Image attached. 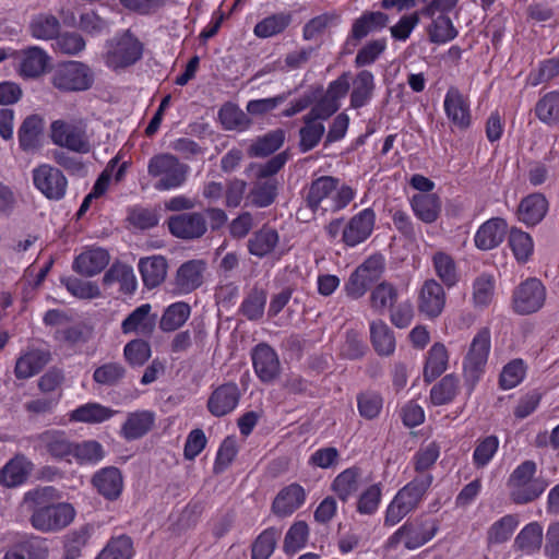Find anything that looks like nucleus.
I'll return each instance as SVG.
<instances>
[{
	"label": "nucleus",
	"mask_w": 559,
	"mask_h": 559,
	"mask_svg": "<svg viewBox=\"0 0 559 559\" xmlns=\"http://www.w3.org/2000/svg\"><path fill=\"white\" fill-rule=\"evenodd\" d=\"M432 484V475L421 474L399 490L386 509L384 524L393 526L416 510Z\"/></svg>",
	"instance_id": "obj_1"
},
{
	"label": "nucleus",
	"mask_w": 559,
	"mask_h": 559,
	"mask_svg": "<svg viewBox=\"0 0 559 559\" xmlns=\"http://www.w3.org/2000/svg\"><path fill=\"white\" fill-rule=\"evenodd\" d=\"M189 167L169 154L162 153L153 156L147 165V171L152 177L159 178L155 188L169 190L181 186L187 178Z\"/></svg>",
	"instance_id": "obj_2"
},
{
	"label": "nucleus",
	"mask_w": 559,
	"mask_h": 559,
	"mask_svg": "<svg viewBox=\"0 0 559 559\" xmlns=\"http://www.w3.org/2000/svg\"><path fill=\"white\" fill-rule=\"evenodd\" d=\"M50 132L52 142L58 146L80 154H86L92 148L83 120H56L50 126Z\"/></svg>",
	"instance_id": "obj_3"
},
{
	"label": "nucleus",
	"mask_w": 559,
	"mask_h": 559,
	"mask_svg": "<svg viewBox=\"0 0 559 559\" xmlns=\"http://www.w3.org/2000/svg\"><path fill=\"white\" fill-rule=\"evenodd\" d=\"M50 81L53 87L61 92H81L92 86L94 75L86 64L69 61L53 70Z\"/></svg>",
	"instance_id": "obj_4"
},
{
	"label": "nucleus",
	"mask_w": 559,
	"mask_h": 559,
	"mask_svg": "<svg viewBox=\"0 0 559 559\" xmlns=\"http://www.w3.org/2000/svg\"><path fill=\"white\" fill-rule=\"evenodd\" d=\"M535 471V463L525 461L511 475L509 484L512 487L511 497L515 503L533 501L545 490L543 480L533 479Z\"/></svg>",
	"instance_id": "obj_5"
},
{
	"label": "nucleus",
	"mask_w": 559,
	"mask_h": 559,
	"mask_svg": "<svg viewBox=\"0 0 559 559\" xmlns=\"http://www.w3.org/2000/svg\"><path fill=\"white\" fill-rule=\"evenodd\" d=\"M438 524L432 520L415 519L406 522L389 539V546L404 543L407 549H417L428 543L437 533Z\"/></svg>",
	"instance_id": "obj_6"
},
{
	"label": "nucleus",
	"mask_w": 559,
	"mask_h": 559,
	"mask_svg": "<svg viewBox=\"0 0 559 559\" xmlns=\"http://www.w3.org/2000/svg\"><path fill=\"white\" fill-rule=\"evenodd\" d=\"M74 515L75 511L69 503L48 504L34 510L31 523L34 528L41 532L59 531L68 526Z\"/></svg>",
	"instance_id": "obj_7"
},
{
	"label": "nucleus",
	"mask_w": 559,
	"mask_h": 559,
	"mask_svg": "<svg viewBox=\"0 0 559 559\" xmlns=\"http://www.w3.org/2000/svg\"><path fill=\"white\" fill-rule=\"evenodd\" d=\"M490 350V331L483 328L475 335L464 360V374L467 381L475 383L487 364Z\"/></svg>",
	"instance_id": "obj_8"
},
{
	"label": "nucleus",
	"mask_w": 559,
	"mask_h": 559,
	"mask_svg": "<svg viewBox=\"0 0 559 559\" xmlns=\"http://www.w3.org/2000/svg\"><path fill=\"white\" fill-rule=\"evenodd\" d=\"M35 187L50 200H60L64 197L68 181L62 171L48 164H43L33 170Z\"/></svg>",
	"instance_id": "obj_9"
},
{
	"label": "nucleus",
	"mask_w": 559,
	"mask_h": 559,
	"mask_svg": "<svg viewBox=\"0 0 559 559\" xmlns=\"http://www.w3.org/2000/svg\"><path fill=\"white\" fill-rule=\"evenodd\" d=\"M545 298L546 294L542 282L528 278L515 290L513 308L520 314H530L543 307Z\"/></svg>",
	"instance_id": "obj_10"
},
{
	"label": "nucleus",
	"mask_w": 559,
	"mask_h": 559,
	"mask_svg": "<svg viewBox=\"0 0 559 559\" xmlns=\"http://www.w3.org/2000/svg\"><path fill=\"white\" fill-rule=\"evenodd\" d=\"M168 228L175 237L192 240L206 233L207 224L202 213L187 212L169 217Z\"/></svg>",
	"instance_id": "obj_11"
},
{
	"label": "nucleus",
	"mask_w": 559,
	"mask_h": 559,
	"mask_svg": "<svg viewBox=\"0 0 559 559\" xmlns=\"http://www.w3.org/2000/svg\"><path fill=\"white\" fill-rule=\"evenodd\" d=\"M142 45L129 32L122 35L107 52V64L114 69L128 67L141 58Z\"/></svg>",
	"instance_id": "obj_12"
},
{
	"label": "nucleus",
	"mask_w": 559,
	"mask_h": 559,
	"mask_svg": "<svg viewBox=\"0 0 559 559\" xmlns=\"http://www.w3.org/2000/svg\"><path fill=\"white\" fill-rule=\"evenodd\" d=\"M445 306V292L433 278L424 282L418 295V310L433 319L441 314Z\"/></svg>",
	"instance_id": "obj_13"
},
{
	"label": "nucleus",
	"mask_w": 559,
	"mask_h": 559,
	"mask_svg": "<svg viewBox=\"0 0 559 559\" xmlns=\"http://www.w3.org/2000/svg\"><path fill=\"white\" fill-rule=\"evenodd\" d=\"M206 263L203 260H189L182 263L174 280V289L178 294H189L199 288L204 281Z\"/></svg>",
	"instance_id": "obj_14"
},
{
	"label": "nucleus",
	"mask_w": 559,
	"mask_h": 559,
	"mask_svg": "<svg viewBox=\"0 0 559 559\" xmlns=\"http://www.w3.org/2000/svg\"><path fill=\"white\" fill-rule=\"evenodd\" d=\"M240 396V390L236 383H224L211 393L207 409L215 417L225 416L236 408Z\"/></svg>",
	"instance_id": "obj_15"
},
{
	"label": "nucleus",
	"mask_w": 559,
	"mask_h": 559,
	"mask_svg": "<svg viewBox=\"0 0 559 559\" xmlns=\"http://www.w3.org/2000/svg\"><path fill=\"white\" fill-rule=\"evenodd\" d=\"M253 368L263 382L275 380L281 372V364L273 348L266 344H259L252 353Z\"/></svg>",
	"instance_id": "obj_16"
},
{
	"label": "nucleus",
	"mask_w": 559,
	"mask_h": 559,
	"mask_svg": "<svg viewBox=\"0 0 559 559\" xmlns=\"http://www.w3.org/2000/svg\"><path fill=\"white\" fill-rule=\"evenodd\" d=\"M374 226V213L367 209L353 216L343 229V240L348 246H356L365 241Z\"/></svg>",
	"instance_id": "obj_17"
},
{
	"label": "nucleus",
	"mask_w": 559,
	"mask_h": 559,
	"mask_svg": "<svg viewBox=\"0 0 559 559\" xmlns=\"http://www.w3.org/2000/svg\"><path fill=\"white\" fill-rule=\"evenodd\" d=\"M92 484L104 498L116 500L122 492L123 477L117 467L108 466L94 474Z\"/></svg>",
	"instance_id": "obj_18"
},
{
	"label": "nucleus",
	"mask_w": 559,
	"mask_h": 559,
	"mask_svg": "<svg viewBox=\"0 0 559 559\" xmlns=\"http://www.w3.org/2000/svg\"><path fill=\"white\" fill-rule=\"evenodd\" d=\"M152 307L144 304L133 310L121 324L123 333H136L142 336H151L156 326V314L151 313Z\"/></svg>",
	"instance_id": "obj_19"
},
{
	"label": "nucleus",
	"mask_w": 559,
	"mask_h": 559,
	"mask_svg": "<svg viewBox=\"0 0 559 559\" xmlns=\"http://www.w3.org/2000/svg\"><path fill=\"white\" fill-rule=\"evenodd\" d=\"M305 499L304 488L298 484H290L277 493L272 510L281 518L288 516L302 506Z\"/></svg>",
	"instance_id": "obj_20"
},
{
	"label": "nucleus",
	"mask_w": 559,
	"mask_h": 559,
	"mask_svg": "<svg viewBox=\"0 0 559 559\" xmlns=\"http://www.w3.org/2000/svg\"><path fill=\"white\" fill-rule=\"evenodd\" d=\"M109 263V254L105 249L93 248L82 252L73 262V270L83 276L100 273Z\"/></svg>",
	"instance_id": "obj_21"
},
{
	"label": "nucleus",
	"mask_w": 559,
	"mask_h": 559,
	"mask_svg": "<svg viewBox=\"0 0 559 559\" xmlns=\"http://www.w3.org/2000/svg\"><path fill=\"white\" fill-rule=\"evenodd\" d=\"M506 233V222L501 218H491L478 228L475 245L481 250L493 249L503 240Z\"/></svg>",
	"instance_id": "obj_22"
},
{
	"label": "nucleus",
	"mask_w": 559,
	"mask_h": 559,
	"mask_svg": "<svg viewBox=\"0 0 559 559\" xmlns=\"http://www.w3.org/2000/svg\"><path fill=\"white\" fill-rule=\"evenodd\" d=\"M338 180L323 176L316 179L309 187L306 203L313 213H321L323 215L324 206L329 199V192H332V188H336Z\"/></svg>",
	"instance_id": "obj_23"
},
{
	"label": "nucleus",
	"mask_w": 559,
	"mask_h": 559,
	"mask_svg": "<svg viewBox=\"0 0 559 559\" xmlns=\"http://www.w3.org/2000/svg\"><path fill=\"white\" fill-rule=\"evenodd\" d=\"M444 109L449 119L459 128H466L471 122L468 105L459 90L451 87L444 99Z\"/></svg>",
	"instance_id": "obj_24"
},
{
	"label": "nucleus",
	"mask_w": 559,
	"mask_h": 559,
	"mask_svg": "<svg viewBox=\"0 0 559 559\" xmlns=\"http://www.w3.org/2000/svg\"><path fill=\"white\" fill-rule=\"evenodd\" d=\"M167 261L162 255H153L140 260L139 269L144 285L147 288H155L160 285L167 275Z\"/></svg>",
	"instance_id": "obj_25"
},
{
	"label": "nucleus",
	"mask_w": 559,
	"mask_h": 559,
	"mask_svg": "<svg viewBox=\"0 0 559 559\" xmlns=\"http://www.w3.org/2000/svg\"><path fill=\"white\" fill-rule=\"evenodd\" d=\"M547 209L548 202L542 193L530 194L519 205V218L527 225H535L543 219Z\"/></svg>",
	"instance_id": "obj_26"
},
{
	"label": "nucleus",
	"mask_w": 559,
	"mask_h": 559,
	"mask_svg": "<svg viewBox=\"0 0 559 559\" xmlns=\"http://www.w3.org/2000/svg\"><path fill=\"white\" fill-rule=\"evenodd\" d=\"M32 471V463L23 455H16L0 471V484L7 487L21 485Z\"/></svg>",
	"instance_id": "obj_27"
},
{
	"label": "nucleus",
	"mask_w": 559,
	"mask_h": 559,
	"mask_svg": "<svg viewBox=\"0 0 559 559\" xmlns=\"http://www.w3.org/2000/svg\"><path fill=\"white\" fill-rule=\"evenodd\" d=\"M49 360V353L43 350H31L16 360L14 373L17 379L31 378L38 373Z\"/></svg>",
	"instance_id": "obj_28"
},
{
	"label": "nucleus",
	"mask_w": 559,
	"mask_h": 559,
	"mask_svg": "<svg viewBox=\"0 0 559 559\" xmlns=\"http://www.w3.org/2000/svg\"><path fill=\"white\" fill-rule=\"evenodd\" d=\"M278 240V234L274 228L263 226L248 240V250L252 255L263 258L276 248Z\"/></svg>",
	"instance_id": "obj_29"
},
{
	"label": "nucleus",
	"mask_w": 559,
	"mask_h": 559,
	"mask_svg": "<svg viewBox=\"0 0 559 559\" xmlns=\"http://www.w3.org/2000/svg\"><path fill=\"white\" fill-rule=\"evenodd\" d=\"M412 206L420 221L430 224L439 217L441 201L435 193H419L413 197Z\"/></svg>",
	"instance_id": "obj_30"
},
{
	"label": "nucleus",
	"mask_w": 559,
	"mask_h": 559,
	"mask_svg": "<svg viewBox=\"0 0 559 559\" xmlns=\"http://www.w3.org/2000/svg\"><path fill=\"white\" fill-rule=\"evenodd\" d=\"M370 340L374 350L381 356H389L395 349V337L389 325L382 320L370 323Z\"/></svg>",
	"instance_id": "obj_31"
},
{
	"label": "nucleus",
	"mask_w": 559,
	"mask_h": 559,
	"mask_svg": "<svg viewBox=\"0 0 559 559\" xmlns=\"http://www.w3.org/2000/svg\"><path fill=\"white\" fill-rule=\"evenodd\" d=\"M38 439L49 454L56 459H64L72 455L74 443L70 442L63 431L47 430L40 433Z\"/></svg>",
	"instance_id": "obj_32"
},
{
	"label": "nucleus",
	"mask_w": 559,
	"mask_h": 559,
	"mask_svg": "<svg viewBox=\"0 0 559 559\" xmlns=\"http://www.w3.org/2000/svg\"><path fill=\"white\" fill-rule=\"evenodd\" d=\"M48 55L39 47H29L23 51L20 73L25 78H37L45 72Z\"/></svg>",
	"instance_id": "obj_33"
},
{
	"label": "nucleus",
	"mask_w": 559,
	"mask_h": 559,
	"mask_svg": "<svg viewBox=\"0 0 559 559\" xmlns=\"http://www.w3.org/2000/svg\"><path fill=\"white\" fill-rule=\"evenodd\" d=\"M28 29L34 38L50 40L58 36L60 32V22L52 14L39 13L32 19Z\"/></svg>",
	"instance_id": "obj_34"
},
{
	"label": "nucleus",
	"mask_w": 559,
	"mask_h": 559,
	"mask_svg": "<svg viewBox=\"0 0 559 559\" xmlns=\"http://www.w3.org/2000/svg\"><path fill=\"white\" fill-rule=\"evenodd\" d=\"M373 90L374 83L372 73L367 70L360 71L353 80L350 106L354 108L362 107L371 98Z\"/></svg>",
	"instance_id": "obj_35"
},
{
	"label": "nucleus",
	"mask_w": 559,
	"mask_h": 559,
	"mask_svg": "<svg viewBox=\"0 0 559 559\" xmlns=\"http://www.w3.org/2000/svg\"><path fill=\"white\" fill-rule=\"evenodd\" d=\"M285 140V132L281 129L271 131L263 136L258 138L248 148V155L251 157H265L278 150Z\"/></svg>",
	"instance_id": "obj_36"
},
{
	"label": "nucleus",
	"mask_w": 559,
	"mask_h": 559,
	"mask_svg": "<svg viewBox=\"0 0 559 559\" xmlns=\"http://www.w3.org/2000/svg\"><path fill=\"white\" fill-rule=\"evenodd\" d=\"M191 308L187 302H175L166 308L160 320L159 328L164 332H173L182 326L190 317Z\"/></svg>",
	"instance_id": "obj_37"
},
{
	"label": "nucleus",
	"mask_w": 559,
	"mask_h": 559,
	"mask_svg": "<svg viewBox=\"0 0 559 559\" xmlns=\"http://www.w3.org/2000/svg\"><path fill=\"white\" fill-rule=\"evenodd\" d=\"M277 195V180L276 179H260L255 181L254 186L248 194L250 203L258 207H266L271 205Z\"/></svg>",
	"instance_id": "obj_38"
},
{
	"label": "nucleus",
	"mask_w": 559,
	"mask_h": 559,
	"mask_svg": "<svg viewBox=\"0 0 559 559\" xmlns=\"http://www.w3.org/2000/svg\"><path fill=\"white\" fill-rule=\"evenodd\" d=\"M448 366V352L443 344L436 343L428 353L424 368V379L431 382L444 372Z\"/></svg>",
	"instance_id": "obj_39"
},
{
	"label": "nucleus",
	"mask_w": 559,
	"mask_h": 559,
	"mask_svg": "<svg viewBox=\"0 0 559 559\" xmlns=\"http://www.w3.org/2000/svg\"><path fill=\"white\" fill-rule=\"evenodd\" d=\"M134 555L132 539L127 535L111 537L96 559H131Z\"/></svg>",
	"instance_id": "obj_40"
},
{
	"label": "nucleus",
	"mask_w": 559,
	"mask_h": 559,
	"mask_svg": "<svg viewBox=\"0 0 559 559\" xmlns=\"http://www.w3.org/2000/svg\"><path fill=\"white\" fill-rule=\"evenodd\" d=\"M397 289L390 283L382 282L370 294V307L378 313L391 309L397 301Z\"/></svg>",
	"instance_id": "obj_41"
},
{
	"label": "nucleus",
	"mask_w": 559,
	"mask_h": 559,
	"mask_svg": "<svg viewBox=\"0 0 559 559\" xmlns=\"http://www.w3.org/2000/svg\"><path fill=\"white\" fill-rule=\"evenodd\" d=\"M218 118L226 130L243 131L251 126V119L248 115L231 103L222 106Z\"/></svg>",
	"instance_id": "obj_42"
},
{
	"label": "nucleus",
	"mask_w": 559,
	"mask_h": 559,
	"mask_svg": "<svg viewBox=\"0 0 559 559\" xmlns=\"http://www.w3.org/2000/svg\"><path fill=\"white\" fill-rule=\"evenodd\" d=\"M43 132V120L36 116L27 117L19 131L20 145L24 151L34 150L38 146L39 136Z\"/></svg>",
	"instance_id": "obj_43"
},
{
	"label": "nucleus",
	"mask_w": 559,
	"mask_h": 559,
	"mask_svg": "<svg viewBox=\"0 0 559 559\" xmlns=\"http://www.w3.org/2000/svg\"><path fill=\"white\" fill-rule=\"evenodd\" d=\"M388 20V15L382 12H367L354 22L352 35L355 39H361L370 32L384 27Z\"/></svg>",
	"instance_id": "obj_44"
},
{
	"label": "nucleus",
	"mask_w": 559,
	"mask_h": 559,
	"mask_svg": "<svg viewBox=\"0 0 559 559\" xmlns=\"http://www.w3.org/2000/svg\"><path fill=\"white\" fill-rule=\"evenodd\" d=\"M543 543V528L537 522L527 524L516 536L514 546L526 554L538 550Z\"/></svg>",
	"instance_id": "obj_45"
},
{
	"label": "nucleus",
	"mask_w": 559,
	"mask_h": 559,
	"mask_svg": "<svg viewBox=\"0 0 559 559\" xmlns=\"http://www.w3.org/2000/svg\"><path fill=\"white\" fill-rule=\"evenodd\" d=\"M154 423V416L150 412L130 414L122 426V433L127 439H138L145 435Z\"/></svg>",
	"instance_id": "obj_46"
},
{
	"label": "nucleus",
	"mask_w": 559,
	"mask_h": 559,
	"mask_svg": "<svg viewBox=\"0 0 559 559\" xmlns=\"http://www.w3.org/2000/svg\"><path fill=\"white\" fill-rule=\"evenodd\" d=\"M537 118L547 124L559 123V92H549L535 106Z\"/></svg>",
	"instance_id": "obj_47"
},
{
	"label": "nucleus",
	"mask_w": 559,
	"mask_h": 559,
	"mask_svg": "<svg viewBox=\"0 0 559 559\" xmlns=\"http://www.w3.org/2000/svg\"><path fill=\"white\" fill-rule=\"evenodd\" d=\"M459 390V379L453 374H447L430 391V400L433 405L450 403Z\"/></svg>",
	"instance_id": "obj_48"
},
{
	"label": "nucleus",
	"mask_w": 559,
	"mask_h": 559,
	"mask_svg": "<svg viewBox=\"0 0 559 559\" xmlns=\"http://www.w3.org/2000/svg\"><path fill=\"white\" fill-rule=\"evenodd\" d=\"M509 246L519 262H526L533 253L534 245L531 236L518 228H512L508 239Z\"/></svg>",
	"instance_id": "obj_49"
},
{
	"label": "nucleus",
	"mask_w": 559,
	"mask_h": 559,
	"mask_svg": "<svg viewBox=\"0 0 559 559\" xmlns=\"http://www.w3.org/2000/svg\"><path fill=\"white\" fill-rule=\"evenodd\" d=\"M304 122L305 127L299 131V145L302 152H307L312 150L320 142L324 133V126L307 115L304 117Z\"/></svg>",
	"instance_id": "obj_50"
},
{
	"label": "nucleus",
	"mask_w": 559,
	"mask_h": 559,
	"mask_svg": "<svg viewBox=\"0 0 559 559\" xmlns=\"http://www.w3.org/2000/svg\"><path fill=\"white\" fill-rule=\"evenodd\" d=\"M105 455L100 443L94 440L74 443L72 456L79 464H96Z\"/></svg>",
	"instance_id": "obj_51"
},
{
	"label": "nucleus",
	"mask_w": 559,
	"mask_h": 559,
	"mask_svg": "<svg viewBox=\"0 0 559 559\" xmlns=\"http://www.w3.org/2000/svg\"><path fill=\"white\" fill-rule=\"evenodd\" d=\"M432 262L435 271L443 284L448 287L454 286L457 282V272L452 257L440 251L435 253Z\"/></svg>",
	"instance_id": "obj_52"
},
{
	"label": "nucleus",
	"mask_w": 559,
	"mask_h": 559,
	"mask_svg": "<svg viewBox=\"0 0 559 559\" xmlns=\"http://www.w3.org/2000/svg\"><path fill=\"white\" fill-rule=\"evenodd\" d=\"M104 282H118L120 289L126 294H131L136 288V280L133 270L123 264L112 265L105 274Z\"/></svg>",
	"instance_id": "obj_53"
},
{
	"label": "nucleus",
	"mask_w": 559,
	"mask_h": 559,
	"mask_svg": "<svg viewBox=\"0 0 559 559\" xmlns=\"http://www.w3.org/2000/svg\"><path fill=\"white\" fill-rule=\"evenodd\" d=\"M114 411L97 403L83 405L71 414V419L83 423H102L110 418Z\"/></svg>",
	"instance_id": "obj_54"
},
{
	"label": "nucleus",
	"mask_w": 559,
	"mask_h": 559,
	"mask_svg": "<svg viewBox=\"0 0 559 559\" xmlns=\"http://www.w3.org/2000/svg\"><path fill=\"white\" fill-rule=\"evenodd\" d=\"M47 549L38 539L16 545L7 552L4 559H46Z\"/></svg>",
	"instance_id": "obj_55"
},
{
	"label": "nucleus",
	"mask_w": 559,
	"mask_h": 559,
	"mask_svg": "<svg viewBox=\"0 0 559 559\" xmlns=\"http://www.w3.org/2000/svg\"><path fill=\"white\" fill-rule=\"evenodd\" d=\"M519 524L514 515H506L499 521L495 522L489 531L487 539L490 544H502L507 542L513 534Z\"/></svg>",
	"instance_id": "obj_56"
},
{
	"label": "nucleus",
	"mask_w": 559,
	"mask_h": 559,
	"mask_svg": "<svg viewBox=\"0 0 559 559\" xmlns=\"http://www.w3.org/2000/svg\"><path fill=\"white\" fill-rule=\"evenodd\" d=\"M289 22V15L283 13L267 16L254 26V34L260 38L274 36L282 33Z\"/></svg>",
	"instance_id": "obj_57"
},
{
	"label": "nucleus",
	"mask_w": 559,
	"mask_h": 559,
	"mask_svg": "<svg viewBox=\"0 0 559 559\" xmlns=\"http://www.w3.org/2000/svg\"><path fill=\"white\" fill-rule=\"evenodd\" d=\"M266 302V293L263 289L253 288L241 305V312L249 320H258L263 316Z\"/></svg>",
	"instance_id": "obj_58"
},
{
	"label": "nucleus",
	"mask_w": 559,
	"mask_h": 559,
	"mask_svg": "<svg viewBox=\"0 0 559 559\" xmlns=\"http://www.w3.org/2000/svg\"><path fill=\"white\" fill-rule=\"evenodd\" d=\"M308 533L309 530L306 522L299 521L294 523L285 536V552L295 554L296 551L301 549L306 545Z\"/></svg>",
	"instance_id": "obj_59"
},
{
	"label": "nucleus",
	"mask_w": 559,
	"mask_h": 559,
	"mask_svg": "<svg viewBox=\"0 0 559 559\" xmlns=\"http://www.w3.org/2000/svg\"><path fill=\"white\" fill-rule=\"evenodd\" d=\"M126 374V369L118 362H108L95 369L93 379L102 385H116Z\"/></svg>",
	"instance_id": "obj_60"
},
{
	"label": "nucleus",
	"mask_w": 559,
	"mask_h": 559,
	"mask_svg": "<svg viewBox=\"0 0 559 559\" xmlns=\"http://www.w3.org/2000/svg\"><path fill=\"white\" fill-rule=\"evenodd\" d=\"M358 474L355 469L348 468L342 472L333 481V490L340 499L346 500L358 489Z\"/></svg>",
	"instance_id": "obj_61"
},
{
	"label": "nucleus",
	"mask_w": 559,
	"mask_h": 559,
	"mask_svg": "<svg viewBox=\"0 0 559 559\" xmlns=\"http://www.w3.org/2000/svg\"><path fill=\"white\" fill-rule=\"evenodd\" d=\"M429 36L430 40L433 43H447L456 36V29L451 20L441 14L433 20L429 28Z\"/></svg>",
	"instance_id": "obj_62"
},
{
	"label": "nucleus",
	"mask_w": 559,
	"mask_h": 559,
	"mask_svg": "<svg viewBox=\"0 0 559 559\" xmlns=\"http://www.w3.org/2000/svg\"><path fill=\"white\" fill-rule=\"evenodd\" d=\"M67 289L75 297L82 299H93L100 295L98 286L92 282L82 281L75 277L62 278Z\"/></svg>",
	"instance_id": "obj_63"
},
{
	"label": "nucleus",
	"mask_w": 559,
	"mask_h": 559,
	"mask_svg": "<svg viewBox=\"0 0 559 559\" xmlns=\"http://www.w3.org/2000/svg\"><path fill=\"white\" fill-rule=\"evenodd\" d=\"M124 357L131 365L142 366L151 357V346L146 341L133 340L126 345Z\"/></svg>",
	"instance_id": "obj_64"
}]
</instances>
